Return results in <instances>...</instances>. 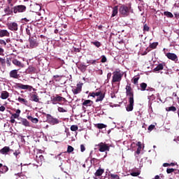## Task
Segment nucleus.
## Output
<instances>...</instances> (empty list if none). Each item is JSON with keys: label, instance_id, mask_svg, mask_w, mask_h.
Returning <instances> with one entry per match:
<instances>
[{"label": "nucleus", "instance_id": "f257e3e1", "mask_svg": "<svg viewBox=\"0 0 179 179\" xmlns=\"http://www.w3.org/2000/svg\"><path fill=\"white\" fill-rule=\"evenodd\" d=\"M131 7L130 4H129L128 6L125 4H122L119 8V13L120 15L122 16V17H127L129 16V13H131Z\"/></svg>", "mask_w": 179, "mask_h": 179}, {"label": "nucleus", "instance_id": "f03ea898", "mask_svg": "<svg viewBox=\"0 0 179 179\" xmlns=\"http://www.w3.org/2000/svg\"><path fill=\"white\" fill-rule=\"evenodd\" d=\"M110 148H111V144H107L106 143L101 142L97 145H95V150H99V152H110Z\"/></svg>", "mask_w": 179, "mask_h": 179}, {"label": "nucleus", "instance_id": "7ed1b4c3", "mask_svg": "<svg viewBox=\"0 0 179 179\" xmlns=\"http://www.w3.org/2000/svg\"><path fill=\"white\" fill-rule=\"evenodd\" d=\"M113 75L112 83H117V82L120 83L121 80H122L124 73H122V72H121L120 70H116L114 71Z\"/></svg>", "mask_w": 179, "mask_h": 179}, {"label": "nucleus", "instance_id": "20e7f679", "mask_svg": "<svg viewBox=\"0 0 179 179\" xmlns=\"http://www.w3.org/2000/svg\"><path fill=\"white\" fill-rule=\"evenodd\" d=\"M27 9V7L24 5H16L13 7V13H24Z\"/></svg>", "mask_w": 179, "mask_h": 179}, {"label": "nucleus", "instance_id": "39448f33", "mask_svg": "<svg viewBox=\"0 0 179 179\" xmlns=\"http://www.w3.org/2000/svg\"><path fill=\"white\" fill-rule=\"evenodd\" d=\"M46 118H47V122L48 124H50V125H57V124H59L61 121L57 118V117H53L52 115L50 114H46Z\"/></svg>", "mask_w": 179, "mask_h": 179}, {"label": "nucleus", "instance_id": "423d86ee", "mask_svg": "<svg viewBox=\"0 0 179 179\" xmlns=\"http://www.w3.org/2000/svg\"><path fill=\"white\" fill-rule=\"evenodd\" d=\"M125 90H126V96L128 97V99H133L134 97V90L131 86V83H127L125 87Z\"/></svg>", "mask_w": 179, "mask_h": 179}, {"label": "nucleus", "instance_id": "0eeeda50", "mask_svg": "<svg viewBox=\"0 0 179 179\" xmlns=\"http://www.w3.org/2000/svg\"><path fill=\"white\" fill-rule=\"evenodd\" d=\"M50 99L52 104H58L59 101H65L66 100L65 98L60 96L58 94H57L55 96H52Z\"/></svg>", "mask_w": 179, "mask_h": 179}, {"label": "nucleus", "instance_id": "6e6552de", "mask_svg": "<svg viewBox=\"0 0 179 179\" xmlns=\"http://www.w3.org/2000/svg\"><path fill=\"white\" fill-rule=\"evenodd\" d=\"M29 42L30 48H36V47H38V41H37V38L29 37Z\"/></svg>", "mask_w": 179, "mask_h": 179}, {"label": "nucleus", "instance_id": "1a4fd4ad", "mask_svg": "<svg viewBox=\"0 0 179 179\" xmlns=\"http://www.w3.org/2000/svg\"><path fill=\"white\" fill-rule=\"evenodd\" d=\"M16 86L18 89H22V90H29V92H31L32 89L34 90L32 86L23 85L22 83H17Z\"/></svg>", "mask_w": 179, "mask_h": 179}, {"label": "nucleus", "instance_id": "9d476101", "mask_svg": "<svg viewBox=\"0 0 179 179\" xmlns=\"http://www.w3.org/2000/svg\"><path fill=\"white\" fill-rule=\"evenodd\" d=\"M166 57L168 59H171V61H173L174 62H177V61H178V57L174 53L168 52L166 54Z\"/></svg>", "mask_w": 179, "mask_h": 179}, {"label": "nucleus", "instance_id": "9b49d317", "mask_svg": "<svg viewBox=\"0 0 179 179\" xmlns=\"http://www.w3.org/2000/svg\"><path fill=\"white\" fill-rule=\"evenodd\" d=\"M7 27L8 30H11V31H17L18 25L16 22H11L7 24Z\"/></svg>", "mask_w": 179, "mask_h": 179}, {"label": "nucleus", "instance_id": "f8f14e48", "mask_svg": "<svg viewBox=\"0 0 179 179\" xmlns=\"http://www.w3.org/2000/svg\"><path fill=\"white\" fill-rule=\"evenodd\" d=\"M134 98H129V104L127 105L126 110L127 111H132L134 110Z\"/></svg>", "mask_w": 179, "mask_h": 179}, {"label": "nucleus", "instance_id": "ddd939ff", "mask_svg": "<svg viewBox=\"0 0 179 179\" xmlns=\"http://www.w3.org/2000/svg\"><path fill=\"white\" fill-rule=\"evenodd\" d=\"M82 86H83V83L77 84L76 88H73L72 92L73 94H79L80 92H82Z\"/></svg>", "mask_w": 179, "mask_h": 179}, {"label": "nucleus", "instance_id": "4468645a", "mask_svg": "<svg viewBox=\"0 0 179 179\" xmlns=\"http://www.w3.org/2000/svg\"><path fill=\"white\" fill-rule=\"evenodd\" d=\"M10 78L13 79H19L20 78V75L17 73V70L14 69L10 71L9 73Z\"/></svg>", "mask_w": 179, "mask_h": 179}, {"label": "nucleus", "instance_id": "2eb2a0df", "mask_svg": "<svg viewBox=\"0 0 179 179\" xmlns=\"http://www.w3.org/2000/svg\"><path fill=\"white\" fill-rule=\"evenodd\" d=\"M165 66V63H160L156 66V68L153 69V71L154 72H159V71H163V69H164Z\"/></svg>", "mask_w": 179, "mask_h": 179}, {"label": "nucleus", "instance_id": "dca6fc26", "mask_svg": "<svg viewBox=\"0 0 179 179\" xmlns=\"http://www.w3.org/2000/svg\"><path fill=\"white\" fill-rule=\"evenodd\" d=\"M8 170L9 168H8V166L0 164V174H5V173H8Z\"/></svg>", "mask_w": 179, "mask_h": 179}, {"label": "nucleus", "instance_id": "f3484780", "mask_svg": "<svg viewBox=\"0 0 179 179\" xmlns=\"http://www.w3.org/2000/svg\"><path fill=\"white\" fill-rule=\"evenodd\" d=\"M31 101L38 103V101H40V96L35 92V94L31 95Z\"/></svg>", "mask_w": 179, "mask_h": 179}, {"label": "nucleus", "instance_id": "a211bd4d", "mask_svg": "<svg viewBox=\"0 0 179 179\" xmlns=\"http://www.w3.org/2000/svg\"><path fill=\"white\" fill-rule=\"evenodd\" d=\"M10 152V148L8 146H5L2 149L0 150L1 155H8Z\"/></svg>", "mask_w": 179, "mask_h": 179}, {"label": "nucleus", "instance_id": "6ab92c4d", "mask_svg": "<svg viewBox=\"0 0 179 179\" xmlns=\"http://www.w3.org/2000/svg\"><path fill=\"white\" fill-rule=\"evenodd\" d=\"M10 34L6 29L0 30V37H9Z\"/></svg>", "mask_w": 179, "mask_h": 179}, {"label": "nucleus", "instance_id": "aec40b11", "mask_svg": "<svg viewBox=\"0 0 179 179\" xmlns=\"http://www.w3.org/2000/svg\"><path fill=\"white\" fill-rule=\"evenodd\" d=\"M83 106H84V107H92V106H93V101L90 99L85 100L83 102Z\"/></svg>", "mask_w": 179, "mask_h": 179}, {"label": "nucleus", "instance_id": "412c9836", "mask_svg": "<svg viewBox=\"0 0 179 179\" xmlns=\"http://www.w3.org/2000/svg\"><path fill=\"white\" fill-rule=\"evenodd\" d=\"M26 33L29 37L31 36V33H33V26L31 24H28L26 28Z\"/></svg>", "mask_w": 179, "mask_h": 179}, {"label": "nucleus", "instance_id": "4be33fe9", "mask_svg": "<svg viewBox=\"0 0 179 179\" xmlns=\"http://www.w3.org/2000/svg\"><path fill=\"white\" fill-rule=\"evenodd\" d=\"M44 160V156L43 155H36V161L38 163V166L43 164V161Z\"/></svg>", "mask_w": 179, "mask_h": 179}, {"label": "nucleus", "instance_id": "5701e85b", "mask_svg": "<svg viewBox=\"0 0 179 179\" xmlns=\"http://www.w3.org/2000/svg\"><path fill=\"white\" fill-rule=\"evenodd\" d=\"M37 69H36V67L33 66H29L28 69H27V73H36Z\"/></svg>", "mask_w": 179, "mask_h": 179}, {"label": "nucleus", "instance_id": "b1692460", "mask_svg": "<svg viewBox=\"0 0 179 179\" xmlns=\"http://www.w3.org/2000/svg\"><path fill=\"white\" fill-rule=\"evenodd\" d=\"M4 12L6 15L9 16V15H12V13H13V8L10 9V6H8L6 8H4Z\"/></svg>", "mask_w": 179, "mask_h": 179}, {"label": "nucleus", "instance_id": "393cba45", "mask_svg": "<svg viewBox=\"0 0 179 179\" xmlns=\"http://www.w3.org/2000/svg\"><path fill=\"white\" fill-rule=\"evenodd\" d=\"M8 97H9V92H8L7 91H2L1 94V99H2V100H6Z\"/></svg>", "mask_w": 179, "mask_h": 179}, {"label": "nucleus", "instance_id": "a878e982", "mask_svg": "<svg viewBox=\"0 0 179 179\" xmlns=\"http://www.w3.org/2000/svg\"><path fill=\"white\" fill-rule=\"evenodd\" d=\"M136 146H138L137 150L136 151V155H141V150H142V143L138 141L136 143Z\"/></svg>", "mask_w": 179, "mask_h": 179}, {"label": "nucleus", "instance_id": "bb28decb", "mask_svg": "<svg viewBox=\"0 0 179 179\" xmlns=\"http://www.w3.org/2000/svg\"><path fill=\"white\" fill-rule=\"evenodd\" d=\"M118 15V6H115L113 8L111 17H114Z\"/></svg>", "mask_w": 179, "mask_h": 179}, {"label": "nucleus", "instance_id": "cd10ccee", "mask_svg": "<svg viewBox=\"0 0 179 179\" xmlns=\"http://www.w3.org/2000/svg\"><path fill=\"white\" fill-rule=\"evenodd\" d=\"M20 113H22V111L20 110V109H17V110H16V113H15L12 114L11 118L16 119V118H17L18 117H20Z\"/></svg>", "mask_w": 179, "mask_h": 179}, {"label": "nucleus", "instance_id": "c85d7f7f", "mask_svg": "<svg viewBox=\"0 0 179 179\" xmlns=\"http://www.w3.org/2000/svg\"><path fill=\"white\" fill-rule=\"evenodd\" d=\"M104 173V169H101L99 168L98 170H96L95 173L96 177H100L101 176H103V173Z\"/></svg>", "mask_w": 179, "mask_h": 179}, {"label": "nucleus", "instance_id": "c756f323", "mask_svg": "<svg viewBox=\"0 0 179 179\" xmlns=\"http://www.w3.org/2000/svg\"><path fill=\"white\" fill-rule=\"evenodd\" d=\"M13 64L15 65V66H19L20 68H22L23 66V65L22 64V62H20V61L14 59L13 60Z\"/></svg>", "mask_w": 179, "mask_h": 179}, {"label": "nucleus", "instance_id": "7c9ffc66", "mask_svg": "<svg viewBox=\"0 0 179 179\" xmlns=\"http://www.w3.org/2000/svg\"><path fill=\"white\" fill-rule=\"evenodd\" d=\"M87 68V66L83 64H80L78 66V69H80L81 72H86Z\"/></svg>", "mask_w": 179, "mask_h": 179}, {"label": "nucleus", "instance_id": "2f4dec72", "mask_svg": "<svg viewBox=\"0 0 179 179\" xmlns=\"http://www.w3.org/2000/svg\"><path fill=\"white\" fill-rule=\"evenodd\" d=\"M96 128H98V129H103V128H107V125L103 124V123H98L95 124Z\"/></svg>", "mask_w": 179, "mask_h": 179}, {"label": "nucleus", "instance_id": "473e14b6", "mask_svg": "<svg viewBox=\"0 0 179 179\" xmlns=\"http://www.w3.org/2000/svg\"><path fill=\"white\" fill-rule=\"evenodd\" d=\"M17 100L20 103H21L22 104H24L25 106H27V103H29L27 101V100H26L20 96L18 97Z\"/></svg>", "mask_w": 179, "mask_h": 179}, {"label": "nucleus", "instance_id": "72a5a7b5", "mask_svg": "<svg viewBox=\"0 0 179 179\" xmlns=\"http://www.w3.org/2000/svg\"><path fill=\"white\" fill-rule=\"evenodd\" d=\"M99 97H98L96 99V102L98 103V101H103V100H104V97H106V94H103V92L99 96Z\"/></svg>", "mask_w": 179, "mask_h": 179}, {"label": "nucleus", "instance_id": "f704fd0d", "mask_svg": "<svg viewBox=\"0 0 179 179\" xmlns=\"http://www.w3.org/2000/svg\"><path fill=\"white\" fill-rule=\"evenodd\" d=\"M91 44H93V45H95L96 48H100V47H101V43H100L99 41H92Z\"/></svg>", "mask_w": 179, "mask_h": 179}, {"label": "nucleus", "instance_id": "c9c22d12", "mask_svg": "<svg viewBox=\"0 0 179 179\" xmlns=\"http://www.w3.org/2000/svg\"><path fill=\"white\" fill-rule=\"evenodd\" d=\"M22 124V125H24V127H30V123L29 122V121L24 118L21 120Z\"/></svg>", "mask_w": 179, "mask_h": 179}, {"label": "nucleus", "instance_id": "e433bc0d", "mask_svg": "<svg viewBox=\"0 0 179 179\" xmlns=\"http://www.w3.org/2000/svg\"><path fill=\"white\" fill-rule=\"evenodd\" d=\"M157 45H159V43L154 42L150 44L149 48H151L152 50H155L157 48Z\"/></svg>", "mask_w": 179, "mask_h": 179}, {"label": "nucleus", "instance_id": "4c0bfd02", "mask_svg": "<svg viewBox=\"0 0 179 179\" xmlns=\"http://www.w3.org/2000/svg\"><path fill=\"white\" fill-rule=\"evenodd\" d=\"M166 111H173V113H176V111H177V108H176V106H170L166 108Z\"/></svg>", "mask_w": 179, "mask_h": 179}, {"label": "nucleus", "instance_id": "58836bf2", "mask_svg": "<svg viewBox=\"0 0 179 179\" xmlns=\"http://www.w3.org/2000/svg\"><path fill=\"white\" fill-rule=\"evenodd\" d=\"M164 16H166V17H171V18L174 17V15H173V13L169 11L164 12Z\"/></svg>", "mask_w": 179, "mask_h": 179}, {"label": "nucleus", "instance_id": "ea45409f", "mask_svg": "<svg viewBox=\"0 0 179 179\" xmlns=\"http://www.w3.org/2000/svg\"><path fill=\"white\" fill-rule=\"evenodd\" d=\"M141 78V77L139 76H135L134 78H133V83L134 85H136V86H138V80L139 79Z\"/></svg>", "mask_w": 179, "mask_h": 179}, {"label": "nucleus", "instance_id": "a19ab883", "mask_svg": "<svg viewBox=\"0 0 179 179\" xmlns=\"http://www.w3.org/2000/svg\"><path fill=\"white\" fill-rule=\"evenodd\" d=\"M140 86L141 87L142 92H145V90H146V87H148V84L142 83L141 84H140Z\"/></svg>", "mask_w": 179, "mask_h": 179}, {"label": "nucleus", "instance_id": "79ce46f5", "mask_svg": "<svg viewBox=\"0 0 179 179\" xmlns=\"http://www.w3.org/2000/svg\"><path fill=\"white\" fill-rule=\"evenodd\" d=\"M0 65L1 66L6 65V59H5V58L0 57Z\"/></svg>", "mask_w": 179, "mask_h": 179}, {"label": "nucleus", "instance_id": "37998d69", "mask_svg": "<svg viewBox=\"0 0 179 179\" xmlns=\"http://www.w3.org/2000/svg\"><path fill=\"white\" fill-rule=\"evenodd\" d=\"M96 62H97V60H87V64H89V65H96Z\"/></svg>", "mask_w": 179, "mask_h": 179}, {"label": "nucleus", "instance_id": "c03bdc74", "mask_svg": "<svg viewBox=\"0 0 179 179\" xmlns=\"http://www.w3.org/2000/svg\"><path fill=\"white\" fill-rule=\"evenodd\" d=\"M150 30V27L148 26V24H144L143 31H149Z\"/></svg>", "mask_w": 179, "mask_h": 179}, {"label": "nucleus", "instance_id": "a18cd8bd", "mask_svg": "<svg viewBox=\"0 0 179 179\" xmlns=\"http://www.w3.org/2000/svg\"><path fill=\"white\" fill-rule=\"evenodd\" d=\"M57 111H59V113H68V110L62 107H58Z\"/></svg>", "mask_w": 179, "mask_h": 179}, {"label": "nucleus", "instance_id": "49530a36", "mask_svg": "<svg viewBox=\"0 0 179 179\" xmlns=\"http://www.w3.org/2000/svg\"><path fill=\"white\" fill-rule=\"evenodd\" d=\"M71 131H73V132H75L76 131H78V125H71L70 127Z\"/></svg>", "mask_w": 179, "mask_h": 179}, {"label": "nucleus", "instance_id": "de8ad7c7", "mask_svg": "<svg viewBox=\"0 0 179 179\" xmlns=\"http://www.w3.org/2000/svg\"><path fill=\"white\" fill-rule=\"evenodd\" d=\"M74 148L73 147L71 146V145H68L67 147V153H72V152H73Z\"/></svg>", "mask_w": 179, "mask_h": 179}, {"label": "nucleus", "instance_id": "09e8293b", "mask_svg": "<svg viewBox=\"0 0 179 179\" xmlns=\"http://www.w3.org/2000/svg\"><path fill=\"white\" fill-rule=\"evenodd\" d=\"M110 176L113 179H120V176L118 175L110 173Z\"/></svg>", "mask_w": 179, "mask_h": 179}, {"label": "nucleus", "instance_id": "8fccbe9b", "mask_svg": "<svg viewBox=\"0 0 179 179\" xmlns=\"http://www.w3.org/2000/svg\"><path fill=\"white\" fill-rule=\"evenodd\" d=\"M101 62H102V64H104L105 62H107V57H106L105 55L101 56Z\"/></svg>", "mask_w": 179, "mask_h": 179}, {"label": "nucleus", "instance_id": "3c124183", "mask_svg": "<svg viewBox=\"0 0 179 179\" xmlns=\"http://www.w3.org/2000/svg\"><path fill=\"white\" fill-rule=\"evenodd\" d=\"M141 174V172H132L131 173V176H132V177H138V176H139Z\"/></svg>", "mask_w": 179, "mask_h": 179}, {"label": "nucleus", "instance_id": "603ef678", "mask_svg": "<svg viewBox=\"0 0 179 179\" xmlns=\"http://www.w3.org/2000/svg\"><path fill=\"white\" fill-rule=\"evenodd\" d=\"M155 128H156V126H155V124H151L148 127V131H153V129H155Z\"/></svg>", "mask_w": 179, "mask_h": 179}, {"label": "nucleus", "instance_id": "864d4df0", "mask_svg": "<svg viewBox=\"0 0 179 179\" xmlns=\"http://www.w3.org/2000/svg\"><path fill=\"white\" fill-rule=\"evenodd\" d=\"M174 169H166V173L167 174H171V173H174Z\"/></svg>", "mask_w": 179, "mask_h": 179}, {"label": "nucleus", "instance_id": "5fc2aeb1", "mask_svg": "<svg viewBox=\"0 0 179 179\" xmlns=\"http://www.w3.org/2000/svg\"><path fill=\"white\" fill-rule=\"evenodd\" d=\"M86 150V148L85 147V145L83 144L80 145V151L81 152H85Z\"/></svg>", "mask_w": 179, "mask_h": 179}, {"label": "nucleus", "instance_id": "6e6d98bb", "mask_svg": "<svg viewBox=\"0 0 179 179\" xmlns=\"http://www.w3.org/2000/svg\"><path fill=\"white\" fill-rule=\"evenodd\" d=\"M1 45H6V42L3 39H0Z\"/></svg>", "mask_w": 179, "mask_h": 179}, {"label": "nucleus", "instance_id": "4d7b16f0", "mask_svg": "<svg viewBox=\"0 0 179 179\" xmlns=\"http://www.w3.org/2000/svg\"><path fill=\"white\" fill-rule=\"evenodd\" d=\"M13 0H7V3H8L9 6H13Z\"/></svg>", "mask_w": 179, "mask_h": 179}, {"label": "nucleus", "instance_id": "13d9d810", "mask_svg": "<svg viewBox=\"0 0 179 179\" xmlns=\"http://www.w3.org/2000/svg\"><path fill=\"white\" fill-rule=\"evenodd\" d=\"M90 96V97H96V94L95 92H90L89 93V95H88V97Z\"/></svg>", "mask_w": 179, "mask_h": 179}, {"label": "nucleus", "instance_id": "bf43d9fd", "mask_svg": "<svg viewBox=\"0 0 179 179\" xmlns=\"http://www.w3.org/2000/svg\"><path fill=\"white\" fill-rule=\"evenodd\" d=\"M32 122L33 124H37L38 122V119L34 117V119L32 120Z\"/></svg>", "mask_w": 179, "mask_h": 179}, {"label": "nucleus", "instance_id": "052dcab7", "mask_svg": "<svg viewBox=\"0 0 179 179\" xmlns=\"http://www.w3.org/2000/svg\"><path fill=\"white\" fill-rule=\"evenodd\" d=\"M5 110H6V108H5V106H0V111L3 112L5 111Z\"/></svg>", "mask_w": 179, "mask_h": 179}, {"label": "nucleus", "instance_id": "680f3d73", "mask_svg": "<svg viewBox=\"0 0 179 179\" xmlns=\"http://www.w3.org/2000/svg\"><path fill=\"white\" fill-rule=\"evenodd\" d=\"M3 52H5L3 48H0V55H3Z\"/></svg>", "mask_w": 179, "mask_h": 179}, {"label": "nucleus", "instance_id": "e2e57ef3", "mask_svg": "<svg viewBox=\"0 0 179 179\" xmlns=\"http://www.w3.org/2000/svg\"><path fill=\"white\" fill-rule=\"evenodd\" d=\"M13 155H14V156H15V157H17V156H19V155H20V152L15 151L13 153Z\"/></svg>", "mask_w": 179, "mask_h": 179}, {"label": "nucleus", "instance_id": "0e129e2a", "mask_svg": "<svg viewBox=\"0 0 179 179\" xmlns=\"http://www.w3.org/2000/svg\"><path fill=\"white\" fill-rule=\"evenodd\" d=\"M58 78H59V76H58V75L53 76V79L55 80V82H58V80H57V79H58Z\"/></svg>", "mask_w": 179, "mask_h": 179}, {"label": "nucleus", "instance_id": "69168bd1", "mask_svg": "<svg viewBox=\"0 0 179 179\" xmlns=\"http://www.w3.org/2000/svg\"><path fill=\"white\" fill-rule=\"evenodd\" d=\"M111 75H112L111 73H108L107 74V79H108V80L111 79Z\"/></svg>", "mask_w": 179, "mask_h": 179}, {"label": "nucleus", "instance_id": "338daca9", "mask_svg": "<svg viewBox=\"0 0 179 179\" xmlns=\"http://www.w3.org/2000/svg\"><path fill=\"white\" fill-rule=\"evenodd\" d=\"M27 119L28 120H29V121H31V122H33V119L34 118V117H31V116H27Z\"/></svg>", "mask_w": 179, "mask_h": 179}, {"label": "nucleus", "instance_id": "774afa93", "mask_svg": "<svg viewBox=\"0 0 179 179\" xmlns=\"http://www.w3.org/2000/svg\"><path fill=\"white\" fill-rule=\"evenodd\" d=\"M101 91L96 92H95V96H99L100 94H101Z\"/></svg>", "mask_w": 179, "mask_h": 179}]
</instances>
